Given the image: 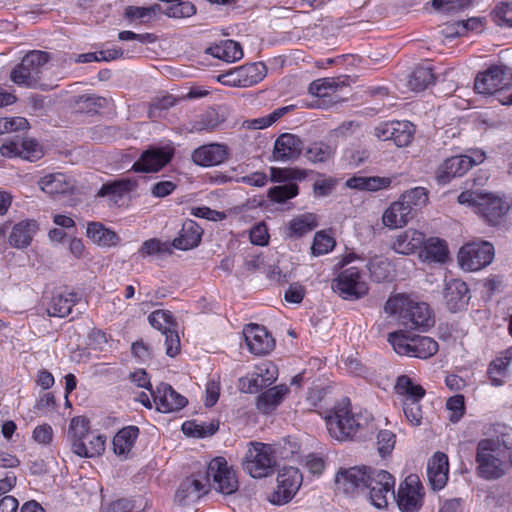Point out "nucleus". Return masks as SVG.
Returning <instances> with one entry per match:
<instances>
[{"label":"nucleus","instance_id":"obj_16","mask_svg":"<svg viewBox=\"0 0 512 512\" xmlns=\"http://www.w3.org/2000/svg\"><path fill=\"white\" fill-rule=\"evenodd\" d=\"M415 126L410 121L382 122L374 129V135L381 141L391 140L397 147H406L414 139Z\"/></svg>","mask_w":512,"mask_h":512},{"label":"nucleus","instance_id":"obj_35","mask_svg":"<svg viewBox=\"0 0 512 512\" xmlns=\"http://www.w3.org/2000/svg\"><path fill=\"white\" fill-rule=\"evenodd\" d=\"M409 209L399 199L392 202L382 215V223L389 229L402 228L412 219Z\"/></svg>","mask_w":512,"mask_h":512},{"label":"nucleus","instance_id":"obj_30","mask_svg":"<svg viewBox=\"0 0 512 512\" xmlns=\"http://www.w3.org/2000/svg\"><path fill=\"white\" fill-rule=\"evenodd\" d=\"M78 301V295L73 291L54 293L48 303L46 309L47 314L50 317L65 318L71 313L72 308L78 303Z\"/></svg>","mask_w":512,"mask_h":512},{"label":"nucleus","instance_id":"obj_21","mask_svg":"<svg viewBox=\"0 0 512 512\" xmlns=\"http://www.w3.org/2000/svg\"><path fill=\"white\" fill-rule=\"evenodd\" d=\"M369 470L366 467L340 469L335 477L337 489L344 493H355L358 490H364Z\"/></svg>","mask_w":512,"mask_h":512},{"label":"nucleus","instance_id":"obj_60","mask_svg":"<svg viewBox=\"0 0 512 512\" xmlns=\"http://www.w3.org/2000/svg\"><path fill=\"white\" fill-rule=\"evenodd\" d=\"M196 13V7L189 1H177L167 7L165 15L171 18H188Z\"/></svg>","mask_w":512,"mask_h":512},{"label":"nucleus","instance_id":"obj_46","mask_svg":"<svg viewBox=\"0 0 512 512\" xmlns=\"http://www.w3.org/2000/svg\"><path fill=\"white\" fill-rule=\"evenodd\" d=\"M242 87H251L260 83L267 74V67L263 62H254L238 67Z\"/></svg>","mask_w":512,"mask_h":512},{"label":"nucleus","instance_id":"obj_24","mask_svg":"<svg viewBox=\"0 0 512 512\" xmlns=\"http://www.w3.org/2000/svg\"><path fill=\"white\" fill-rule=\"evenodd\" d=\"M449 462L443 452H436L427 463V477L434 490L445 487L448 481Z\"/></svg>","mask_w":512,"mask_h":512},{"label":"nucleus","instance_id":"obj_32","mask_svg":"<svg viewBox=\"0 0 512 512\" xmlns=\"http://www.w3.org/2000/svg\"><path fill=\"white\" fill-rule=\"evenodd\" d=\"M224 121L225 117L223 115H221L215 108L209 107L203 112L197 114L189 122V131L210 133L216 130Z\"/></svg>","mask_w":512,"mask_h":512},{"label":"nucleus","instance_id":"obj_10","mask_svg":"<svg viewBox=\"0 0 512 512\" xmlns=\"http://www.w3.org/2000/svg\"><path fill=\"white\" fill-rule=\"evenodd\" d=\"M395 478L385 470H369L365 489L369 490V498L376 508L387 507L389 499L395 498Z\"/></svg>","mask_w":512,"mask_h":512},{"label":"nucleus","instance_id":"obj_57","mask_svg":"<svg viewBox=\"0 0 512 512\" xmlns=\"http://www.w3.org/2000/svg\"><path fill=\"white\" fill-rule=\"evenodd\" d=\"M387 340L397 354L409 356L412 337L407 336L404 331L399 330L389 333Z\"/></svg>","mask_w":512,"mask_h":512},{"label":"nucleus","instance_id":"obj_64","mask_svg":"<svg viewBox=\"0 0 512 512\" xmlns=\"http://www.w3.org/2000/svg\"><path fill=\"white\" fill-rule=\"evenodd\" d=\"M249 238L252 244L257 246H266L269 243L270 235L265 222H258L253 225L249 232Z\"/></svg>","mask_w":512,"mask_h":512},{"label":"nucleus","instance_id":"obj_11","mask_svg":"<svg viewBox=\"0 0 512 512\" xmlns=\"http://www.w3.org/2000/svg\"><path fill=\"white\" fill-rule=\"evenodd\" d=\"M512 84V73L503 65H491L479 72L474 81V89L483 95H493Z\"/></svg>","mask_w":512,"mask_h":512},{"label":"nucleus","instance_id":"obj_25","mask_svg":"<svg viewBox=\"0 0 512 512\" xmlns=\"http://www.w3.org/2000/svg\"><path fill=\"white\" fill-rule=\"evenodd\" d=\"M511 363L512 345L499 352L496 358L488 364L486 374L492 386L500 387L504 385Z\"/></svg>","mask_w":512,"mask_h":512},{"label":"nucleus","instance_id":"obj_27","mask_svg":"<svg viewBox=\"0 0 512 512\" xmlns=\"http://www.w3.org/2000/svg\"><path fill=\"white\" fill-rule=\"evenodd\" d=\"M208 492L207 483L203 479L191 476L183 480L176 492L175 499L181 504L194 502Z\"/></svg>","mask_w":512,"mask_h":512},{"label":"nucleus","instance_id":"obj_58","mask_svg":"<svg viewBox=\"0 0 512 512\" xmlns=\"http://www.w3.org/2000/svg\"><path fill=\"white\" fill-rule=\"evenodd\" d=\"M337 88L334 78H320L312 81L309 85L308 92L315 97L324 98L330 96Z\"/></svg>","mask_w":512,"mask_h":512},{"label":"nucleus","instance_id":"obj_7","mask_svg":"<svg viewBox=\"0 0 512 512\" xmlns=\"http://www.w3.org/2000/svg\"><path fill=\"white\" fill-rule=\"evenodd\" d=\"M50 60V55L44 51L34 50L26 54L21 62L11 71L10 79L18 86H36L44 65Z\"/></svg>","mask_w":512,"mask_h":512},{"label":"nucleus","instance_id":"obj_26","mask_svg":"<svg viewBox=\"0 0 512 512\" xmlns=\"http://www.w3.org/2000/svg\"><path fill=\"white\" fill-rule=\"evenodd\" d=\"M444 299L449 311L455 313L463 309L469 300V288L460 279L450 280L444 290Z\"/></svg>","mask_w":512,"mask_h":512},{"label":"nucleus","instance_id":"obj_44","mask_svg":"<svg viewBox=\"0 0 512 512\" xmlns=\"http://www.w3.org/2000/svg\"><path fill=\"white\" fill-rule=\"evenodd\" d=\"M411 352L409 357L420 359H428L434 356L439 349L438 343L428 336H414L412 337Z\"/></svg>","mask_w":512,"mask_h":512},{"label":"nucleus","instance_id":"obj_22","mask_svg":"<svg viewBox=\"0 0 512 512\" xmlns=\"http://www.w3.org/2000/svg\"><path fill=\"white\" fill-rule=\"evenodd\" d=\"M228 154V147L225 144L210 143L196 148L191 157L196 165L211 167L223 163Z\"/></svg>","mask_w":512,"mask_h":512},{"label":"nucleus","instance_id":"obj_51","mask_svg":"<svg viewBox=\"0 0 512 512\" xmlns=\"http://www.w3.org/2000/svg\"><path fill=\"white\" fill-rule=\"evenodd\" d=\"M150 325L164 333L168 330L178 327V323L169 310H155L148 316Z\"/></svg>","mask_w":512,"mask_h":512},{"label":"nucleus","instance_id":"obj_4","mask_svg":"<svg viewBox=\"0 0 512 512\" xmlns=\"http://www.w3.org/2000/svg\"><path fill=\"white\" fill-rule=\"evenodd\" d=\"M331 438L343 442L372 435L381 425L375 418H324Z\"/></svg>","mask_w":512,"mask_h":512},{"label":"nucleus","instance_id":"obj_12","mask_svg":"<svg viewBox=\"0 0 512 512\" xmlns=\"http://www.w3.org/2000/svg\"><path fill=\"white\" fill-rule=\"evenodd\" d=\"M424 487L416 474L408 475L399 485L396 500L402 512H418L423 504Z\"/></svg>","mask_w":512,"mask_h":512},{"label":"nucleus","instance_id":"obj_9","mask_svg":"<svg viewBox=\"0 0 512 512\" xmlns=\"http://www.w3.org/2000/svg\"><path fill=\"white\" fill-rule=\"evenodd\" d=\"M494 255V246L490 242H471L460 248L458 262L465 271H479L492 262Z\"/></svg>","mask_w":512,"mask_h":512},{"label":"nucleus","instance_id":"obj_56","mask_svg":"<svg viewBox=\"0 0 512 512\" xmlns=\"http://www.w3.org/2000/svg\"><path fill=\"white\" fill-rule=\"evenodd\" d=\"M335 239L325 231H318L314 235L311 246V253L314 256H320L331 252L335 247Z\"/></svg>","mask_w":512,"mask_h":512},{"label":"nucleus","instance_id":"obj_20","mask_svg":"<svg viewBox=\"0 0 512 512\" xmlns=\"http://www.w3.org/2000/svg\"><path fill=\"white\" fill-rule=\"evenodd\" d=\"M243 334L249 351L256 356L269 354L275 347L274 338L262 325L250 323Z\"/></svg>","mask_w":512,"mask_h":512},{"label":"nucleus","instance_id":"obj_55","mask_svg":"<svg viewBox=\"0 0 512 512\" xmlns=\"http://www.w3.org/2000/svg\"><path fill=\"white\" fill-rule=\"evenodd\" d=\"M368 269L371 278L376 282H384L390 279L391 264L387 259L375 258L369 261Z\"/></svg>","mask_w":512,"mask_h":512},{"label":"nucleus","instance_id":"obj_52","mask_svg":"<svg viewBox=\"0 0 512 512\" xmlns=\"http://www.w3.org/2000/svg\"><path fill=\"white\" fill-rule=\"evenodd\" d=\"M299 194V186L296 183H288L271 187L267 192L269 200L275 203H285Z\"/></svg>","mask_w":512,"mask_h":512},{"label":"nucleus","instance_id":"obj_40","mask_svg":"<svg viewBox=\"0 0 512 512\" xmlns=\"http://www.w3.org/2000/svg\"><path fill=\"white\" fill-rule=\"evenodd\" d=\"M87 237L99 246H115L119 237L117 233L109 228H106L100 222H89L86 231Z\"/></svg>","mask_w":512,"mask_h":512},{"label":"nucleus","instance_id":"obj_5","mask_svg":"<svg viewBox=\"0 0 512 512\" xmlns=\"http://www.w3.org/2000/svg\"><path fill=\"white\" fill-rule=\"evenodd\" d=\"M204 478L208 489L223 495H231L239 488L236 471L224 457H215L209 462Z\"/></svg>","mask_w":512,"mask_h":512},{"label":"nucleus","instance_id":"obj_43","mask_svg":"<svg viewBox=\"0 0 512 512\" xmlns=\"http://www.w3.org/2000/svg\"><path fill=\"white\" fill-rule=\"evenodd\" d=\"M428 191L424 187H415L405 191L399 200L403 202L404 207L409 209L412 217L421 210L428 202Z\"/></svg>","mask_w":512,"mask_h":512},{"label":"nucleus","instance_id":"obj_3","mask_svg":"<svg viewBox=\"0 0 512 512\" xmlns=\"http://www.w3.org/2000/svg\"><path fill=\"white\" fill-rule=\"evenodd\" d=\"M458 202L470 207L487 224L497 225L507 214L509 205L502 198L489 192L466 190L459 194Z\"/></svg>","mask_w":512,"mask_h":512},{"label":"nucleus","instance_id":"obj_28","mask_svg":"<svg viewBox=\"0 0 512 512\" xmlns=\"http://www.w3.org/2000/svg\"><path fill=\"white\" fill-rule=\"evenodd\" d=\"M137 187V181L130 178H122L104 183L97 192V197H108L118 205L123 198Z\"/></svg>","mask_w":512,"mask_h":512},{"label":"nucleus","instance_id":"obj_41","mask_svg":"<svg viewBox=\"0 0 512 512\" xmlns=\"http://www.w3.org/2000/svg\"><path fill=\"white\" fill-rule=\"evenodd\" d=\"M138 433L139 430L136 426H128L121 429L113 438L114 453L126 459L134 445Z\"/></svg>","mask_w":512,"mask_h":512},{"label":"nucleus","instance_id":"obj_1","mask_svg":"<svg viewBox=\"0 0 512 512\" xmlns=\"http://www.w3.org/2000/svg\"><path fill=\"white\" fill-rule=\"evenodd\" d=\"M495 437L482 439L476 449V473L485 480H496L512 467V428L499 426Z\"/></svg>","mask_w":512,"mask_h":512},{"label":"nucleus","instance_id":"obj_38","mask_svg":"<svg viewBox=\"0 0 512 512\" xmlns=\"http://www.w3.org/2000/svg\"><path fill=\"white\" fill-rule=\"evenodd\" d=\"M209 54L213 57L223 60L227 63H233L243 57V50L241 45L231 39L223 40L208 48Z\"/></svg>","mask_w":512,"mask_h":512},{"label":"nucleus","instance_id":"obj_62","mask_svg":"<svg viewBox=\"0 0 512 512\" xmlns=\"http://www.w3.org/2000/svg\"><path fill=\"white\" fill-rule=\"evenodd\" d=\"M142 257L153 256L161 253H170V247L157 238L144 241L139 249Z\"/></svg>","mask_w":512,"mask_h":512},{"label":"nucleus","instance_id":"obj_50","mask_svg":"<svg viewBox=\"0 0 512 512\" xmlns=\"http://www.w3.org/2000/svg\"><path fill=\"white\" fill-rule=\"evenodd\" d=\"M272 182H289L303 181L307 177V171L298 167H272L270 170Z\"/></svg>","mask_w":512,"mask_h":512},{"label":"nucleus","instance_id":"obj_33","mask_svg":"<svg viewBox=\"0 0 512 512\" xmlns=\"http://www.w3.org/2000/svg\"><path fill=\"white\" fill-rule=\"evenodd\" d=\"M319 225L317 214L306 212L293 217L287 224L286 234L290 238H301Z\"/></svg>","mask_w":512,"mask_h":512},{"label":"nucleus","instance_id":"obj_19","mask_svg":"<svg viewBox=\"0 0 512 512\" xmlns=\"http://www.w3.org/2000/svg\"><path fill=\"white\" fill-rule=\"evenodd\" d=\"M151 395L155 408L160 413L177 412L188 405V399L168 383L158 384L151 390Z\"/></svg>","mask_w":512,"mask_h":512},{"label":"nucleus","instance_id":"obj_13","mask_svg":"<svg viewBox=\"0 0 512 512\" xmlns=\"http://www.w3.org/2000/svg\"><path fill=\"white\" fill-rule=\"evenodd\" d=\"M171 146H150L133 163L131 171L135 173H156L168 165L174 157Z\"/></svg>","mask_w":512,"mask_h":512},{"label":"nucleus","instance_id":"obj_36","mask_svg":"<svg viewBox=\"0 0 512 512\" xmlns=\"http://www.w3.org/2000/svg\"><path fill=\"white\" fill-rule=\"evenodd\" d=\"M435 81V74L430 63L417 65L409 74L407 85L415 92L424 91Z\"/></svg>","mask_w":512,"mask_h":512},{"label":"nucleus","instance_id":"obj_54","mask_svg":"<svg viewBox=\"0 0 512 512\" xmlns=\"http://www.w3.org/2000/svg\"><path fill=\"white\" fill-rule=\"evenodd\" d=\"M160 9L159 4L148 7L127 6L124 11V16L129 20H139L140 23H147Z\"/></svg>","mask_w":512,"mask_h":512},{"label":"nucleus","instance_id":"obj_29","mask_svg":"<svg viewBox=\"0 0 512 512\" xmlns=\"http://www.w3.org/2000/svg\"><path fill=\"white\" fill-rule=\"evenodd\" d=\"M203 230L194 220L187 219L182 224L178 237L172 241V246L178 250H189L197 247L202 238Z\"/></svg>","mask_w":512,"mask_h":512},{"label":"nucleus","instance_id":"obj_8","mask_svg":"<svg viewBox=\"0 0 512 512\" xmlns=\"http://www.w3.org/2000/svg\"><path fill=\"white\" fill-rule=\"evenodd\" d=\"M332 290L343 300L356 301L365 297L369 286L357 267H349L339 272L331 284Z\"/></svg>","mask_w":512,"mask_h":512},{"label":"nucleus","instance_id":"obj_31","mask_svg":"<svg viewBox=\"0 0 512 512\" xmlns=\"http://www.w3.org/2000/svg\"><path fill=\"white\" fill-rule=\"evenodd\" d=\"M37 230L38 223L34 219H25L16 223L9 235L10 245L18 249L28 247Z\"/></svg>","mask_w":512,"mask_h":512},{"label":"nucleus","instance_id":"obj_17","mask_svg":"<svg viewBox=\"0 0 512 512\" xmlns=\"http://www.w3.org/2000/svg\"><path fill=\"white\" fill-rule=\"evenodd\" d=\"M481 159L476 161L474 158L468 155H456L449 157L438 166L435 171V179L438 184L446 185L452 179L456 177H462L465 175L473 166L483 161Z\"/></svg>","mask_w":512,"mask_h":512},{"label":"nucleus","instance_id":"obj_6","mask_svg":"<svg viewBox=\"0 0 512 512\" xmlns=\"http://www.w3.org/2000/svg\"><path fill=\"white\" fill-rule=\"evenodd\" d=\"M242 468L253 478H263L271 475L275 466L271 446L250 442L242 459Z\"/></svg>","mask_w":512,"mask_h":512},{"label":"nucleus","instance_id":"obj_18","mask_svg":"<svg viewBox=\"0 0 512 512\" xmlns=\"http://www.w3.org/2000/svg\"><path fill=\"white\" fill-rule=\"evenodd\" d=\"M395 389L398 394L404 395L403 403L404 416H422L419 401L425 396V389L413 382L407 375L397 378Z\"/></svg>","mask_w":512,"mask_h":512},{"label":"nucleus","instance_id":"obj_59","mask_svg":"<svg viewBox=\"0 0 512 512\" xmlns=\"http://www.w3.org/2000/svg\"><path fill=\"white\" fill-rule=\"evenodd\" d=\"M396 435L390 430L380 429L377 435V451L381 457L390 455L395 447Z\"/></svg>","mask_w":512,"mask_h":512},{"label":"nucleus","instance_id":"obj_39","mask_svg":"<svg viewBox=\"0 0 512 512\" xmlns=\"http://www.w3.org/2000/svg\"><path fill=\"white\" fill-rule=\"evenodd\" d=\"M105 443L106 437L94 432L86 440L74 444L73 452L85 458L100 456L105 450Z\"/></svg>","mask_w":512,"mask_h":512},{"label":"nucleus","instance_id":"obj_37","mask_svg":"<svg viewBox=\"0 0 512 512\" xmlns=\"http://www.w3.org/2000/svg\"><path fill=\"white\" fill-rule=\"evenodd\" d=\"M390 177L380 176H353L346 181V186L360 191L376 192L391 186Z\"/></svg>","mask_w":512,"mask_h":512},{"label":"nucleus","instance_id":"obj_15","mask_svg":"<svg viewBox=\"0 0 512 512\" xmlns=\"http://www.w3.org/2000/svg\"><path fill=\"white\" fill-rule=\"evenodd\" d=\"M278 378V368L271 361H263L254 367L252 373L239 379V389L244 393H257L270 386Z\"/></svg>","mask_w":512,"mask_h":512},{"label":"nucleus","instance_id":"obj_45","mask_svg":"<svg viewBox=\"0 0 512 512\" xmlns=\"http://www.w3.org/2000/svg\"><path fill=\"white\" fill-rule=\"evenodd\" d=\"M40 188L49 195H58L67 193L71 186L67 177L63 173H54L42 177L39 181Z\"/></svg>","mask_w":512,"mask_h":512},{"label":"nucleus","instance_id":"obj_63","mask_svg":"<svg viewBox=\"0 0 512 512\" xmlns=\"http://www.w3.org/2000/svg\"><path fill=\"white\" fill-rule=\"evenodd\" d=\"M221 393V385L219 378H211L207 381L205 386V393L203 396L204 406L207 408L213 407L219 400Z\"/></svg>","mask_w":512,"mask_h":512},{"label":"nucleus","instance_id":"obj_48","mask_svg":"<svg viewBox=\"0 0 512 512\" xmlns=\"http://www.w3.org/2000/svg\"><path fill=\"white\" fill-rule=\"evenodd\" d=\"M423 245L424 257L427 261L444 263L448 259L449 250L444 240L430 238Z\"/></svg>","mask_w":512,"mask_h":512},{"label":"nucleus","instance_id":"obj_34","mask_svg":"<svg viewBox=\"0 0 512 512\" xmlns=\"http://www.w3.org/2000/svg\"><path fill=\"white\" fill-rule=\"evenodd\" d=\"M424 240V233L415 229H408L395 238L392 248L396 253L409 255L419 249L424 244Z\"/></svg>","mask_w":512,"mask_h":512},{"label":"nucleus","instance_id":"obj_61","mask_svg":"<svg viewBox=\"0 0 512 512\" xmlns=\"http://www.w3.org/2000/svg\"><path fill=\"white\" fill-rule=\"evenodd\" d=\"M492 17L499 26L512 27V2H499L492 11Z\"/></svg>","mask_w":512,"mask_h":512},{"label":"nucleus","instance_id":"obj_2","mask_svg":"<svg viewBox=\"0 0 512 512\" xmlns=\"http://www.w3.org/2000/svg\"><path fill=\"white\" fill-rule=\"evenodd\" d=\"M384 311L390 316H397L407 329L426 330L434 324L429 305L416 302L403 293L391 295L385 303Z\"/></svg>","mask_w":512,"mask_h":512},{"label":"nucleus","instance_id":"obj_23","mask_svg":"<svg viewBox=\"0 0 512 512\" xmlns=\"http://www.w3.org/2000/svg\"><path fill=\"white\" fill-rule=\"evenodd\" d=\"M303 148L302 140L291 133H283L277 137L273 148L275 161H291L297 159Z\"/></svg>","mask_w":512,"mask_h":512},{"label":"nucleus","instance_id":"obj_47","mask_svg":"<svg viewBox=\"0 0 512 512\" xmlns=\"http://www.w3.org/2000/svg\"><path fill=\"white\" fill-rule=\"evenodd\" d=\"M219 428V422L211 420L209 423L199 422L196 419L188 420L182 424V431L185 435L201 438L213 435Z\"/></svg>","mask_w":512,"mask_h":512},{"label":"nucleus","instance_id":"obj_49","mask_svg":"<svg viewBox=\"0 0 512 512\" xmlns=\"http://www.w3.org/2000/svg\"><path fill=\"white\" fill-rule=\"evenodd\" d=\"M94 432L90 429L88 418H71L67 436L71 442L72 450H74V444L81 443Z\"/></svg>","mask_w":512,"mask_h":512},{"label":"nucleus","instance_id":"obj_53","mask_svg":"<svg viewBox=\"0 0 512 512\" xmlns=\"http://www.w3.org/2000/svg\"><path fill=\"white\" fill-rule=\"evenodd\" d=\"M334 155L333 148L322 141L311 143L306 149V158L313 163H323Z\"/></svg>","mask_w":512,"mask_h":512},{"label":"nucleus","instance_id":"obj_42","mask_svg":"<svg viewBox=\"0 0 512 512\" xmlns=\"http://www.w3.org/2000/svg\"><path fill=\"white\" fill-rule=\"evenodd\" d=\"M289 388L285 384H279L268 388L257 398V406L263 411L276 408L281 404L284 397L288 394Z\"/></svg>","mask_w":512,"mask_h":512},{"label":"nucleus","instance_id":"obj_14","mask_svg":"<svg viewBox=\"0 0 512 512\" xmlns=\"http://www.w3.org/2000/svg\"><path fill=\"white\" fill-rule=\"evenodd\" d=\"M302 484V474L295 467H283L277 476V487L268 497L274 505L288 503Z\"/></svg>","mask_w":512,"mask_h":512}]
</instances>
